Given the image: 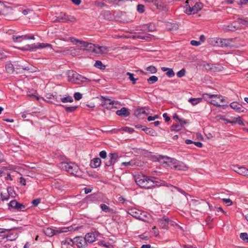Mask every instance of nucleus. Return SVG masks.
<instances>
[{"label": "nucleus", "mask_w": 248, "mask_h": 248, "mask_svg": "<svg viewBox=\"0 0 248 248\" xmlns=\"http://www.w3.org/2000/svg\"><path fill=\"white\" fill-rule=\"evenodd\" d=\"M135 182L140 187L145 189H149L156 185V182L151 179L148 176L139 174L135 176Z\"/></svg>", "instance_id": "f257e3e1"}, {"label": "nucleus", "mask_w": 248, "mask_h": 248, "mask_svg": "<svg viewBox=\"0 0 248 248\" xmlns=\"http://www.w3.org/2000/svg\"><path fill=\"white\" fill-rule=\"evenodd\" d=\"M67 75L69 81L77 84L95 81L94 79H89L83 77L73 70L68 71L67 73Z\"/></svg>", "instance_id": "f03ea898"}, {"label": "nucleus", "mask_w": 248, "mask_h": 248, "mask_svg": "<svg viewBox=\"0 0 248 248\" xmlns=\"http://www.w3.org/2000/svg\"><path fill=\"white\" fill-rule=\"evenodd\" d=\"M59 167L64 170L69 172L70 174L76 176L81 175V172L79 167L74 163L62 162L59 165Z\"/></svg>", "instance_id": "7ed1b4c3"}, {"label": "nucleus", "mask_w": 248, "mask_h": 248, "mask_svg": "<svg viewBox=\"0 0 248 248\" xmlns=\"http://www.w3.org/2000/svg\"><path fill=\"white\" fill-rule=\"evenodd\" d=\"M203 98L208 103L217 107H224L223 105H220V103L223 102L224 99L221 95L211 94L209 93H204L203 94ZM228 107L227 105L226 106Z\"/></svg>", "instance_id": "20e7f679"}, {"label": "nucleus", "mask_w": 248, "mask_h": 248, "mask_svg": "<svg viewBox=\"0 0 248 248\" xmlns=\"http://www.w3.org/2000/svg\"><path fill=\"white\" fill-rule=\"evenodd\" d=\"M46 47H48L51 49H52V46L51 44L44 43H38L37 44H33L31 45H26L22 48H21V49L23 50L33 51L34 49H41Z\"/></svg>", "instance_id": "39448f33"}, {"label": "nucleus", "mask_w": 248, "mask_h": 248, "mask_svg": "<svg viewBox=\"0 0 248 248\" xmlns=\"http://www.w3.org/2000/svg\"><path fill=\"white\" fill-rule=\"evenodd\" d=\"M202 7V5L200 2H197L192 7H190L189 5H186L185 13L188 15L195 14L201 10Z\"/></svg>", "instance_id": "423d86ee"}, {"label": "nucleus", "mask_w": 248, "mask_h": 248, "mask_svg": "<svg viewBox=\"0 0 248 248\" xmlns=\"http://www.w3.org/2000/svg\"><path fill=\"white\" fill-rule=\"evenodd\" d=\"M118 158V155L117 153H110L108 155V158L105 161L106 166L109 167L117 162Z\"/></svg>", "instance_id": "0eeeda50"}, {"label": "nucleus", "mask_w": 248, "mask_h": 248, "mask_svg": "<svg viewBox=\"0 0 248 248\" xmlns=\"http://www.w3.org/2000/svg\"><path fill=\"white\" fill-rule=\"evenodd\" d=\"M96 46H95L93 44L83 41V42H81V46L83 48H80V49L83 50V51L86 50L95 53Z\"/></svg>", "instance_id": "6e6552de"}, {"label": "nucleus", "mask_w": 248, "mask_h": 248, "mask_svg": "<svg viewBox=\"0 0 248 248\" xmlns=\"http://www.w3.org/2000/svg\"><path fill=\"white\" fill-rule=\"evenodd\" d=\"M74 242L78 248H85L87 243L85 237L82 236L75 237Z\"/></svg>", "instance_id": "1a4fd4ad"}, {"label": "nucleus", "mask_w": 248, "mask_h": 248, "mask_svg": "<svg viewBox=\"0 0 248 248\" xmlns=\"http://www.w3.org/2000/svg\"><path fill=\"white\" fill-rule=\"evenodd\" d=\"M101 105L107 109H110L114 104V101L104 96L101 97Z\"/></svg>", "instance_id": "9d476101"}, {"label": "nucleus", "mask_w": 248, "mask_h": 248, "mask_svg": "<svg viewBox=\"0 0 248 248\" xmlns=\"http://www.w3.org/2000/svg\"><path fill=\"white\" fill-rule=\"evenodd\" d=\"M9 207H11L17 211H22L25 208L24 204L18 202L16 200L11 201L8 204Z\"/></svg>", "instance_id": "9b49d317"}, {"label": "nucleus", "mask_w": 248, "mask_h": 248, "mask_svg": "<svg viewBox=\"0 0 248 248\" xmlns=\"http://www.w3.org/2000/svg\"><path fill=\"white\" fill-rule=\"evenodd\" d=\"M146 3H152L159 10L164 11L167 10L166 7L162 1H159V0H148Z\"/></svg>", "instance_id": "f8f14e48"}, {"label": "nucleus", "mask_w": 248, "mask_h": 248, "mask_svg": "<svg viewBox=\"0 0 248 248\" xmlns=\"http://www.w3.org/2000/svg\"><path fill=\"white\" fill-rule=\"evenodd\" d=\"M79 49L74 47H70L69 49L62 51H56L57 53H62L64 54H70L73 56L78 55Z\"/></svg>", "instance_id": "ddd939ff"}, {"label": "nucleus", "mask_w": 248, "mask_h": 248, "mask_svg": "<svg viewBox=\"0 0 248 248\" xmlns=\"http://www.w3.org/2000/svg\"><path fill=\"white\" fill-rule=\"evenodd\" d=\"M234 39L232 38H228V39H224L219 38V46L221 47H228L232 46V43H233Z\"/></svg>", "instance_id": "4468645a"}, {"label": "nucleus", "mask_w": 248, "mask_h": 248, "mask_svg": "<svg viewBox=\"0 0 248 248\" xmlns=\"http://www.w3.org/2000/svg\"><path fill=\"white\" fill-rule=\"evenodd\" d=\"M170 220L169 218L166 217H163L162 218L159 220V224L160 226L163 228L166 229L168 227V225L170 222Z\"/></svg>", "instance_id": "2eb2a0df"}, {"label": "nucleus", "mask_w": 248, "mask_h": 248, "mask_svg": "<svg viewBox=\"0 0 248 248\" xmlns=\"http://www.w3.org/2000/svg\"><path fill=\"white\" fill-rule=\"evenodd\" d=\"M234 170L240 175L248 177V169L245 167L236 166L235 167Z\"/></svg>", "instance_id": "dca6fc26"}, {"label": "nucleus", "mask_w": 248, "mask_h": 248, "mask_svg": "<svg viewBox=\"0 0 248 248\" xmlns=\"http://www.w3.org/2000/svg\"><path fill=\"white\" fill-rule=\"evenodd\" d=\"M141 211L136 208H131L129 209L128 213L134 217L139 219L141 215Z\"/></svg>", "instance_id": "f3484780"}, {"label": "nucleus", "mask_w": 248, "mask_h": 248, "mask_svg": "<svg viewBox=\"0 0 248 248\" xmlns=\"http://www.w3.org/2000/svg\"><path fill=\"white\" fill-rule=\"evenodd\" d=\"M116 113L118 116L124 117H126L130 115L128 109L124 107L122 108L121 109L117 110Z\"/></svg>", "instance_id": "a211bd4d"}, {"label": "nucleus", "mask_w": 248, "mask_h": 248, "mask_svg": "<svg viewBox=\"0 0 248 248\" xmlns=\"http://www.w3.org/2000/svg\"><path fill=\"white\" fill-rule=\"evenodd\" d=\"M151 218V216L145 211H141V215L139 219L143 221L148 222Z\"/></svg>", "instance_id": "6ab92c4d"}, {"label": "nucleus", "mask_w": 248, "mask_h": 248, "mask_svg": "<svg viewBox=\"0 0 248 248\" xmlns=\"http://www.w3.org/2000/svg\"><path fill=\"white\" fill-rule=\"evenodd\" d=\"M109 51V47L106 46H96L95 53L105 54Z\"/></svg>", "instance_id": "aec40b11"}, {"label": "nucleus", "mask_w": 248, "mask_h": 248, "mask_svg": "<svg viewBox=\"0 0 248 248\" xmlns=\"http://www.w3.org/2000/svg\"><path fill=\"white\" fill-rule=\"evenodd\" d=\"M166 164L171 169H173L174 166H176L178 161L172 158H166Z\"/></svg>", "instance_id": "412c9836"}, {"label": "nucleus", "mask_w": 248, "mask_h": 248, "mask_svg": "<svg viewBox=\"0 0 248 248\" xmlns=\"http://www.w3.org/2000/svg\"><path fill=\"white\" fill-rule=\"evenodd\" d=\"M101 164V160L99 158H95L91 160L90 166L93 168L99 167Z\"/></svg>", "instance_id": "4be33fe9"}, {"label": "nucleus", "mask_w": 248, "mask_h": 248, "mask_svg": "<svg viewBox=\"0 0 248 248\" xmlns=\"http://www.w3.org/2000/svg\"><path fill=\"white\" fill-rule=\"evenodd\" d=\"M87 242L91 243L95 241L96 237L94 233H88L84 237Z\"/></svg>", "instance_id": "5701e85b"}, {"label": "nucleus", "mask_w": 248, "mask_h": 248, "mask_svg": "<svg viewBox=\"0 0 248 248\" xmlns=\"http://www.w3.org/2000/svg\"><path fill=\"white\" fill-rule=\"evenodd\" d=\"M57 230H54L51 228H46L44 230L45 234L49 237H51L54 235L58 234Z\"/></svg>", "instance_id": "b1692460"}, {"label": "nucleus", "mask_w": 248, "mask_h": 248, "mask_svg": "<svg viewBox=\"0 0 248 248\" xmlns=\"http://www.w3.org/2000/svg\"><path fill=\"white\" fill-rule=\"evenodd\" d=\"M173 169L175 170L186 171L188 169V167L183 163L178 161V163L176 164V166H173Z\"/></svg>", "instance_id": "393cba45"}, {"label": "nucleus", "mask_w": 248, "mask_h": 248, "mask_svg": "<svg viewBox=\"0 0 248 248\" xmlns=\"http://www.w3.org/2000/svg\"><path fill=\"white\" fill-rule=\"evenodd\" d=\"M161 70L164 72L167 71L166 74L168 77L172 78L175 75V73L171 68L163 67H161Z\"/></svg>", "instance_id": "a878e982"}, {"label": "nucleus", "mask_w": 248, "mask_h": 248, "mask_svg": "<svg viewBox=\"0 0 248 248\" xmlns=\"http://www.w3.org/2000/svg\"><path fill=\"white\" fill-rule=\"evenodd\" d=\"M18 237V234L16 232H14L10 233L9 234L6 235V238L7 240L14 241Z\"/></svg>", "instance_id": "bb28decb"}, {"label": "nucleus", "mask_w": 248, "mask_h": 248, "mask_svg": "<svg viewBox=\"0 0 248 248\" xmlns=\"http://www.w3.org/2000/svg\"><path fill=\"white\" fill-rule=\"evenodd\" d=\"M142 130L144 131L146 134L152 136H155L156 135L155 130L150 128L144 127L142 129Z\"/></svg>", "instance_id": "cd10ccee"}, {"label": "nucleus", "mask_w": 248, "mask_h": 248, "mask_svg": "<svg viewBox=\"0 0 248 248\" xmlns=\"http://www.w3.org/2000/svg\"><path fill=\"white\" fill-rule=\"evenodd\" d=\"M232 122H231L232 124H235L237 123L240 125H245L244 122L241 120V117L239 116L237 117L232 118Z\"/></svg>", "instance_id": "c85d7f7f"}, {"label": "nucleus", "mask_w": 248, "mask_h": 248, "mask_svg": "<svg viewBox=\"0 0 248 248\" xmlns=\"http://www.w3.org/2000/svg\"><path fill=\"white\" fill-rule=\"evenodd\" d=\"M239 28L237 26H233V24H231L227 25H224V30L226 31H234L237 29Z\"/></svg>", "instance_id": "c756f323"}, {"label": "nucleus", "mask_w": 248, "mask_h": 248, "mask_svg": "<svg viewBox=\"0 0 248 248\" xmlns=\"http://www.w3.org/2000/svg\"><path fill=\"white\" fill-rule=\"evenodd\" d=\"M202 100V98H192L188 100V102L192 105L195 106L200 103Z\"/></svg>", "instance_id": "7c9ffc66"}, {"label": "nucleus", "mask_w": 248, "mask_h": 248, "mask_svg": "<svg viewBox=\"0 0 248 248\" xmlns=\"http://www.w3.org/2000/svg\"><path fill=\"white\" fill-rule=\"evenodd\" d=\"M231 108L235 110L236 111H240L241 109V107L239 104L237 103L236 102H232L231 103L230 105Z\"/></svg>", "instance_id": "2f4dec72"}, {"label": "nucleus", "mask_w": 248, "mask_h": 248, "mask_svg": "<svg viewBox=\"0 0 248 248\" xmlns=\"http://www.w3.org/2000/svg\"><path fill=\"white\" fill-rule=\"evenodd\" d=\"M203 67L207 70H212L213 71H216V66L213 65H211L208 63H205L203 65Z\"/></svg>", "instance_id": "473e14b6"}, {"label": "nucleus", "mask_w": 248, "mask_h": 248, "mask_svg": "<svg viewBox=\"0 0 248 248\" xmlns=\"http://www.w3.org/2000/svg\"><path fill=\"white\" fill-rule=\"evenodd\" d=\"M10 10H11L10 7L5 6L3 3L0 1V14H4L5 10L8 11Z\"/></svg>", "instance_id": "72a5a7b5"}, {"label": "nucleus", "mask_w": 248, "mask_h": 248, "mask_svg": "<svg viewBox=\"0 0 248 248\" xmlns=\"http://www.w3.org/2000/svg\"><path fill=\"white\" fill-rule=\"evenodd\" d=\"M60 106L63 107L67 112H72L78 108V106L67 107L62 105H60Z\"/></svg>", "instance_id": "f704fd0d"}, {"label": "nucleus", "mask_w": 248, "mask_h": 248, "mask_svg": "<svg viewBox=\"0 0 248 248\" xmlns=\"http://www.w3.org/2000/svg\"><path fill=\"white\" fill-rule=\"evenodd\" d=\"M145 109V108H137L135 112V114L137 115H140L142 114H145L146 115H147L148 113H146Z\"/></svg>", "instance_id": "c9c22d12"}, {"label": "nucleus", "mask_w": 248, "mask_h": 248, "mask_svg": "<svg viewBox=\"0 0 248 248\" xmlns=\"http://www.w3.org/2000/svg\"><path fill=\"white\" fill-rule=\"evenodd\" d=\"M132 38L133 39H143L146 40V41H150L151 37L149 36H146V35H134L133 36Z\"/></svg>", "instance_id": "e433bc0d"}, {"label": "nucleus", "mask_w": 248, "mask_h": 248, "mask_svg": "<svg viewBox=\"0 0 248 248\" xmlns=\"http://www.w3.org/2000/svg\"><path fill=\"white\" fill-rule=\"evenodd\" d=\"M100 206L102 210L105 212L109 213L111 212V211H112V210L106 204H101Z\"/></svg>", "instance_id": "4c0bfd02"}, {"label": "nucleus", "mask_w": 248, "mask_h": 248, "mask_svg": "<svg viewBox=\"0 0 248 248\" xmlns=\"http://www.w3.org/2000/svg\"><path fill=\"white\" fill-rule=\"evenodd\" d=\"M219 38H212L210 40L209 42L210 44L213 45L219 46Z\"/></svg>", "instance_id": "58836bf2"}, {"label": "nucleus", "mask_w": 248, "mask_h": 248, "mask_svg": "<svg viewBox=\"0 0 248 248\" xmlns=\"http://www.w3.org/2000/svg\"><path fill=\"white\" fill-rule=\"evenodd\" d=\"M61 100L63 103H72L74 101L72 97L70 96H67L66 97H62L61 98Z\"/></svg>", "instance_id": "ea45409f"}, {"label": "nucleus", "mask_w": 248, "mask_h": 248, "mask_svg": "<svg viewBox=\"0 0 248 248\" xmlns=\"http://www.w3.org/2000/svg\"><path fill=\"white\" fill-rule=\"evenodd\" d=\"M170 128L171 131H178L182 129V126L179 124H173Z\"/></svg>", "instance_id": "a19ab883"}, {"label": "nucleus", "mask_w": 248, "mask_h": 248, "mask_svg": "<svg viewBox=\"0 0 248 248\" xmlns=\"http://www.w3.org/2000/svg\"><path fill=\"white\" fill-rule=\"evenodd\" d=\"M144 28H146L144 29H142V30L146 31H153L155 30V28L154 25L152 24H147L146 25Z\"/></svg>", "instance_id": "79ce46f5"}, {"label": "nucleus", "mask_w": 248, "mask_h": 248, "mask_svg": "<svg viewBox=\"0 0 248 248\" xmlns=\"http://www.w3.org/2000/svg\"><path fill=\"white\" fill-rule=\"evenodd\" d=\"M94 66L100 69H104L106 67L105 65H103L102 62L100 61H96Z\"/></svg>", "instance_id": "37998d69"}, {"label": "nucleus", "mask_w": 248, "mask_h": 248, "mask_svg": "<svg viewBox=\"0 0 248 248\" xmlns=\"http://www.w3.org/2000/svg\"><path fill=\"white\" fill-rule=\"evenodd\" d=\"M126 75L129 76V79L132 82V84H135L136 81L138 80V78H134V75L130 72H127Z\"/></svg>", "instance_id": "c03bdc74"}, {"label": "nucleus", "mask_w": 248, "mask_h": 248, "mask_svg": "<svg viewBox=\"0 0 248 248\" xmlns=\"http://www.w3.org/2000/svg\"><path fill=\"white\" fill-rule=\"evenodd\" d=\"M158 80V78L155 76H152L147 79V81L149 84H153Z\"/></svg>", "instance_id": "a18cd8bd"}, {"label": "nucleus", "mask_w": 248, "mask_h": 248, "mask_svg": "<svg viewBox=\"0 0 248 248\" xmlns=\"http://www.w3.org/2000/svg\"><path fill=\"white\" fill-rule=\"evenodd\" d=\"M71 231V228H70V227H68V228H65V227H64V228H60L59 229H57V232H58V234L59 233H63V232H68L69 231Z\"/></svg>", "instance_id": "49530a36"}, {"label": "nucleus", "mask_w": 248, "mask_h": 248, "mask_svg": "<svg viewBox=\"0 0 248 248\" xmlns=\"http://www.w3.org/2000/svg\"><path fill=\"white\" fill-rule=\"evenodd\" d=\"M146 70L152 74H155L157 72L156 67L153 65L147 67Z\"/></svg>", "instance_id": "de8ad7c7"}, {"label": "nucleus", "mask_w": 248, "mask_h": 248, "mask_svg": "<svg viewBox=\"0 0 248 248\" xmlns=\"http://www.w3.org/2000/svg\"><path fill=\"white\" fill-rule=\"evenodd\" d=\"M74 244V241H73L71 239H67L66 240H63L62 242V245H65L66 244L72 246Z\"/></svg>", "instance_id": "09e8293b"}, {"label": "nucleus", "mask_w": 248, "mask_h": 248, "mask_svg": "<svg viewBox=\"0 0 248 248\" xmlns=\"http://www.w3.org/2000/svg\"><path fill=\"white\" fill-rule=\"evenodd\" d=\"M240 237L243 240L248 243V234L246 232L241 233Z\"/></svg>", "instance_id": "8fccbe9b"}, {"label": "nucleus", "mask_w": 248, "mask_h": 248, "mask_svg": "<svg viewBox=\"0 0 248 248\" xmlns=\"http://www.w3.org/2000/svg\"><path fill=\"white\" fill-rule=\"evenodd\" d=\"M238 21L240 23L248 26V17L245 18H238Z\"/></svg>", "instance_id": "3c124183"}, {"label": "nucleus", "mask_w": 248, "mask_h": 248, "mask_svg": "<svg viewBox=\"0 0 248 248\" xmlns=\"http://www.w3.org/2000/svg\"><path fill=\"white\" fill-rule=\"evenodd\" d=\"M186 74V70L184 68L182 69L181 70L177 73V76L178 78H182Z\"/></svg>", "instance_id": "603ef678"}, {"label": "nucleus", "mask_w": 248, "mask_h": 248, "mask_svg": "<svg viewBox=\"0 0 248 248\" xmlns=\"http://www.w3.org/2000/svg\"><path fill=\"white\" fill-rule=\"evenodd\" d=\"M69 40L74 44H77L78 43H79L81 45V42H83L82 41L79 40L74 37H69Z\"/></svg>", "instance_id": "864d4df0"}, {"label": "nucleus", "mask_w": 248, "mask_h": 248, "mask_svg": "<svg viewBox=\"0 0 248 248\" xmlns=\"http://www.w3.org/2000/svg\"><path fill=\"white\" fill-rule=\"evenodd\" d=\"M25 35H13L12 38L14 42H20V41H18V39L20 38H23L24 39Z\"/></svg>", "instance_id": "5fc2aeb1"}, {"label": "nucleus", "mask_w": 248, "mask_h": 248, "mask_svg": "<svg viewBox=\"0 0 248 248\" xmlns=\"http://www.w3.org/2000/svg\"><path fill=\"white\" fill-rule=\"evenodd\" d=\"M137 10L140 13H143L144 12V6L142 4H138Z\"/></svg>", "instance_id": "6e6d98bb"}, {"label": "nucleus", "mask_w": 248, "mask_h": 248, "mask_svg": "<svg viewBox=\"0 0 248 248\" xmlns=\"http://www.w3.org/2000/svg\"><path fill=\"white\" fill-rule=\"evenodd\" d=\"M74 97L76 100H79L82 98V95L79 92H76L74 93Z\"/></svg>", "instance_id": "4d7b16f0"}, {"label": "nucleus", "mask_w": 248, "mask_h": 248, "mask_svg": "<svg viewBox=\"0 0 248 248\" xmlns=\"http://www.w3.org/2000/svg\"><path fill=\"white\" fill-rule=\"evenodd\" d=\"M64 19L66 21H70L72 22H75L76 21V19L74 16H67L66 17H65Z\"/></svg>", "instance_id": "13d9d810"}, {"label": "nucleus", "mask_w": 248, "mask_h": 248, "mask_svg": "<svg viewBox=\"0 0 248 248\" xmlns=\"http://www.w3.org/2000/svg\"><path fill=\"white\" fill-rule=\"evenodd\" d=\"M0 199L2 201H8L9 199V194L8 195H4L2 193H1Z\"/></svg>", "instance_id": "bf43d9fd"}, {"label": "nucleus", "mask_w": 248, "mask_h": 248, "mask_svg": "<svg viewBox=\"0 0 248 248\" xmlns=\"http://www.w3.org/2000/svg\"><path fill=\"white\" fill-rule=\"evenodd\" d=\"M6 69L8 72H13L14 70V67L12 64L6 65Z\"/></svg>", "instance_id": "052dcab7"}, {"label": "nucleus", "mask_w": 248, "mask_h": 248, "mask_svg": "<svg viewBox=\"0 0 248 248\" xmlns=\"http://www.w3.org/2000/svg\"><path fill=\"white\" fill-rule=\"evenodd\" d=\"M121 130L124 131L129 133H132L134 131V129L132 128L128 127H124L121 128Z\"/></svg>", "instance_id": "680f3d73"}, {"label": "nucleus", "mask_w": 248, "mask_h": 248, "mask_svg": "<svg viewBox=\"0 0 248 248\" xmlns=\"http://www.w3.org/2000/svg\"><path fill=\"white\" fill-rule=\"evenodd\" d=\"M99 156L102 159H106L107 157V152L105 151H102L99 153Z\"/></svg>", "instance_id": "e2e57ef3"}, {"label": "nucleus", "mask_w": 248, "mask_h": 248, "mask_svg": "<svg viewBox=\"0 0 248 248\" xmlns=\"http://www.w3.org/2000/svg\"><path fill=\"white\" fill-rule=\"evenodd\" d=\"M166 158H169V157H166V156H160L159 157L158 161L161 163L165 164H166V159H165Z\"/></svg>", "instance_id": "0e129e2a"}, {"label": "nucleus", "mask_w": 248, "mask_h": 248, "mask_svg": "<svg viewBox=\"0 0 248 248\" xmlns=\"http://www.w3.org/2000/svg\"><path fill=\"white\" fill-rule=\"evenodd\" d=\"M67 16H66L65 14H62L61 16L59 17V21H61L62 22H66L65 17H66Z\"/></svg>", "instance_id": "69168bd1"}, {"label": "nucleus", "mask_w": 248, "mask_h": 248, "mask_svg": "<svg viewBox=\"0 0 248 248\" xmlns=\"http://www.w3.org/2000/svg\"><path fill=\"white\" fill-rule=\"evenodd\" d=\"M40 202V199H35L34 200H33L32 201V204L35 206H36L38 205V204Z\"/></svg>", "instance_id": "338daca9"}, {"label": "nucleus", "mask_w": 248, "mask_h": 248, "mask_svg": "<svg viewBox=\"0 0 248 248\" xmlns=\"http://www.w3.org/2000/svg\"><path fill=\"white\" fill-rule=\"evenodd\" d=\"M190 44L194 46H198L201 44V43L199 41L192 40L190 42Z\"/></svg>", "instance_id": "774afa93"}]
</instances>
